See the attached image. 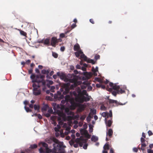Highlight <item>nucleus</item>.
I'll return each instance as SVG.
<instances>
[{
    "label": "nucleus",
    "mask_w": 153,
    "mask_h": 153,
    "mask_svg": "<svg viewBox=\"0 0 153 153\" xmlns=\"http://www.w3.org/2000/svg\"><path fill=\"white\" fill-rule=\"evenodd\" d=\"M45 77L44 75H36L32 74L30 76V78L32 79L33 83L32 87L33 88V93L34 95L37 96L41 93V90L38 88L42 86H45L46 82L44 79Z\"/></svg>",
    "instance_id": "obj_1"
},
{
    "label": "nucleus",
    "mask_w": 153,
    "mask_h": 153,
    "mask_svg": "<svg viewBox=\"0 0 153 153\" xmlns=\"http://www.w3.org/2000/svg\"><path fill=\"white\" fill-rule=\"evenodd\" d=\"M109 86L112 87V88H109L108 91H112L113 89H114L115 91H112V94L114 96H116L117 94H122L125 92V91L120 88L119 85H117L115 84H114L112 82L109 83Z\"/></svg>",
    "instance_id": "obj_2"
},
{
    "label": "nucleus",
    "mask_w": 153,
    "mask_h": 153,
    "mask_svg": "<svg viewBox=\"0 0 153 153\" xmlns=\"http://www.w3.org/2000/svg\"><path fill=\"white\" fill-rule=\"evenodd\" d=\"M64 108V107L61 108L59 104H55V105L53 106V109L59 116L65 119L66 117V114L63 111Z\"/></svg>",
    "instance_id": "obj_3"
},
{
    "label": "nucleus",
    "mask_w": 153,
    "mask_h": 153,
    "mask_svg": "<svg viewBox=\"0 0 153 153\" xmlns=\"http://www.w3.org/2000/svg\"><path fill=\"white\" fill-rule=\"evenodd\" d=\"M88 139L85 138L82 136H81L79 138H77L75 140V142H76L75 144H74L73 146L75 148H77L79 144L80 147H82L83 144V143H85L87 142Z\"/></svg>",
    "instance_id": "obj_4"
},
{
    "label": "nucleus",
    "mask_w": 153,
    "mask_h": 153,
    "mask_svg": "<svg viewBox=\"0 0 153 153\" xmlns=\"http://www.w3.org/2000/svg\"><path fill=\"white\" fill-rule=\"evenodd\" d=\"M76 76H77L73 74H69L68 75V77L70 79L68 78L65 77L63 79L64 81L66 82H73L76 80Z\"/></svg>",
    "instance_id": "obj_5"
},
{
    "label": "nucleus",
    "mask_w": 153,
    "mask_h": 153,
    "mask_svg": "<svg viewBox=\"0 0 153 153\" xmlns=\"http://www.w3.org/2000/svg\"><path fill=\"white\" fill-rule=\"evenodd\" d=\"M87 97L83 96L82 98L80 97H77L75 98V100L76 101L82 102H87L89 101L91 99V97L90 96H86Z\"/></svg>",
    "instance_id": "obj_6"
},
{
    "label": "nucleus",
    "mask_w": 153,
    "mask_h": 153,
    "mask_svg": "<svg viewBox=\"0 0 153 153\" xmlns=\"http://www.w3.org/2000/svg\"><path fill=\"white\" fill-rule=\"evenodd\" d=\"M60 40V39H58L56 37H52L51 40V45L53 47H56V45L58 44Z\"/></svg>",
    "instance_id": "obj_7"
},
{
    "label": "nucleus",
    "mask_w": 153,
    "mask_h": 153,
    "mask_svg": "<svg viewBox=\"0 0 153 153\" xmlns=\"http://www.w3.org/2000/svg\"><path fill=\"white\" fill-rule=\"evenodd\" d=\"M70 85V82L64 84L63 86L64 88L65 91L63 92V95H66L69 93L70 90L71 89L69 87Z\"/></svg>",
    "instance_id": "obj_8"
},
{
    "label": "nucleus",
    "mask_w": 153,
    "mask_h": 153,
    "mask_svg": "<svg viewBox=\"0 0 153 153\" xmlns=\"http://www.w3.org/2000/svg\"><path fill=\"white\" fill-rule=\"evenodd\" d=\"M76 79V80H75L74 82H72V83H73V84L71 85H70L69 87L71 89H74V88L76 87L78 85H79L81 84L80 82L78 81V76H77Z\"/></svg>",
    "instance_id": "obj_9"
},
{
    "label": "nucleus",
    "mask_w": 153,
    "mask_h": 153,
    "mask_svg": "<svg viewBox=\"0 0 153 153\" xmlns=\"http://www.w3.org/2000/svg\"><path fill=\"white\" fill-rule=\"evenodd\" d=\"M64 97V95H61V92L60 91H58L57 94H55L54 96V98L58 100H60L63 99Z\"/></svg>",
    "instance_id": "obj_10"
},
{
    "label": "nucleus",
    "mask_w": 153,
    "mask_h": 153,
    "mask_svg": "<svg viewBox=\"0 0 153 153\" xmlns=\"http://www.w3.org/2000/svg\"><path fill=\"white\" fill-rule=\"evenodd\" d=\"M83 73L84 76L82 77V79L83 80H88L91 76V73H88L87 72H83Z\"/></svg>",
    "instance_id": "obj_11"
},
{
    "label": "nucleus",
    "mask_w": 153,
    "mask_h": 153,
    "mask_svg": "<svg viewBox=\"0 0 153 153\" xmlns=\"http://www.w3.org/2000/svg\"><path fill=\"white\" fill-rule=\"evenodd\" d=\"M70 103L71 104L70 108L72 110L74 109L79 105V104L76 103L74 100H71Z\"/></svg>",
    "instance_id": "obj_12"
},
{
    "label": "nucleus",
    "mask_w": 153,
    "mask_h": 153,
    "mask_svg": "<svg viewBox=\"0 0 153 153\" xmlns=\"http://www.w3.org/2000/svg\"><path fill=\"white\" fill-rule=\"evenodd\" d=\"M108 101L107 102H108L109 104L115 103L117 105H123L125 104V103L123 104L121 103H119L116 100H111V99H109V97H108Z\"/></svg>",
    "instance_id": "obj_13"
},
{
    "label": "nucleus",
    "mask_w": 153,
    "mask_h": 153,
    "mask_svg": "<svg viewBox=\"0 0 153 153\" xmlns=\"http://www.w3.org/2000/svg\"><path fill=\"white\" fill-rule=\"evenodd\" d=\"M65 147L66 146H65L60 144V146L57 151H58L59 153H64L65 150L64 149Z\"/></svg>",
    "instance_id": "obj_14"
},
{
    "label": "nucleus",
    "mask_w": 153,
    "mask_h": 153,
    "mask_svg": "<svg viewBox=\"0 0 153 153\" xmlns=\"http://www.w3.org/2000/svg\"><path fill=\"white\" fill-rule=\"evenodd\" d=\"M74 50L75 51H81L79 45L78 43H76L74 46Z\"/></svg>",
    "instance_id": "obj_15"
},
{
    "label": "nucleus",
    "mask_w": 153,
    "mask_h": 153,
    "mask_svg": "<svg viewBox=\"0 0 153 153\" xmlns=\"http://www.w3.org/2000/svg\"><path fill=\"white\" fill-rule=\"evenodd\" d=\"M42 145L43 147H45L46 149V150L48 153H49L51 152V150L50 149L48 148V145L47 143H43Z\"/></svg>",
    "instance_id": "obj_16"
},
{
    "label": "nucleus",
    "mask_w": 153,
    "mask_h": 153,
    "mask_svg": "<svg viewBox=\"0 0 153 153\" xmlns=\"http://www.w3.org/2000/svg\"><path fill=\"white\" fill-rule=\"evenodd\" d=\"M65 114H67V115H72L73 113L71 111H70V109L68 108H65Z\"/></svg>",
    "instance_id": "obj_17"
},
{
    "label": "nucleus",
    "mask_w": 153,
    "mask_h": 153,
    "mask_svg": "<svg viewBox=\"0 0 153 153\" xmlns=\"http://www.w3.org/2000/svg\"><path fill=\"white\" fill-rule=\"evenodd\" d=\"M113 131L111 129H109L107 133V135H108L109 137L111 138L112 135H113Z\"/></svg>",
    "instance_id": "obj_18"
},
{
    "label": "nucleus",
    "mask_w": 153,
    "mask_h": 153,
    "mask_svg": "<svg viewBox=\"0 0 153 153\" xmlns=\"http://www.w3.org/2000/svg\"><path fill=\"white\" fill-rule=\"evenodd\" d=\"M60 144H59L58 143H56L54 144H53V146L54 147V149L56 151H57L58 150V149H59V147H60Z\"/></svg>",
    "instance_id": "obj_19"
},
{
    "label": "nucleus",
    "mask_w": 153,
    "mask_h": 153,
    "mask_svg": "<svg viewBox=\"0 0 153 153\" xmlns=\"http://www.w3.org/2000/svg\"><path fill=\"white\" fill-rule=\"evenodd\" d=\"M57 75L59 76L60 78L62 79H63L64 78L66 77L65 74L63 73H60L59 72H58L57 73Z\"/></svg>",
    "instance_id": "obj_20"
},
{
    "label": "nucleus",
    "mask_w": 153,
    "mask_h": 153,
    "mask_svg": "<svg viewBox=\"0 0 153 153\" xmlns=\"http://www.w3.org/2000/svg\"><path fill=\"white\" fill-rule=\"evenodd\" d=\"M83 83L84 85H86V86H88V89L90 90H91L92 89V87L91 86H89V84L88 82L86 81H84Z\"/></svg>",
    "instance_id": "obj_21"
},
{
    "label": "nucleus",
    "mask_w": 153,
    "mask_h": 153,
    "mask_svg": "<svg viewBox=\"0 0 153 153\" xmlns=\"http://www.w3.org/2000/svg\"><path fill=\"white\" fill-rule=\"evenodd\" d=\"M92 71L94 73V76H97V74L96 73V72L98 71V68L97 67L95 69L94 67H92Z\"/></svg>",
    "instance_id": "obj_22"
},
{
    "label": "nucleus",
    "mask_w": 153,
    "mask_h": 153,
    "mask_svg": "<svg viewBox=\"0 0 153 153\" xmlns=\"http://www.w3.org/2000/svg\"><path fill=\"white\" fill-rule=\"evenodd\" d=\"M82 53H83V52L82 51H77V52L75 53V54L77 57H79V56Z\"/></svg>",
    "instance_id": "obj_23"
},
{
    "label": "nucleus",
    "mask_w": 153,
    "mask_h": 153,
    "mask_svg": "<svg viewBox=\"0 0 153 153\" xmlns=\"http://www.w3.org/2000/svg\"><path fill=\"white\" fill-rule=\"evenodd\" d=\"M80 58L82 59H83L85 61L87 62V60L88 59L87 57L85 56L83 53L81 55Z\"/></svg>",
    "instance_id": "obj_24"
},
{
    "label": "nucleus",
    "mask_w": 153,
    "mask_h": 153,
    "mask_svg": "<svg viewBox=\"0 0 153 153\" xmlns=\"http://www.w3.org/2000/svg\"><path fill=\"white\" fill-rule=\"evenodd\" d=\"M80 58L82 59H83L85 61L87 62V60L88 59L87 57L85 56L83 53L81 55Z\"/></svg>",
    "instance_id": "obj_25"
},
{
    "label": "nucleus",
    "mask_w": 153,
    "mask_h": 153,
    "mask_svg": "<svg viewBox=\"0 0 153 153\" xmlns=\"http://www.w3.org/2000/svg\"><path fill=\"white\" fill-rule=\"evenodd\" d=\"M80 58L82 59H83L85 61L87 62V60L88 59L87 57L85 56L83 53L81 55Z\"/></svg>",
    "instance_id": "obj_26"
},
{
    "label": "nucleus",
    "mask_w": 153,
    "mask_h": 153,
    "mask_svg": "<svg viewBox=\"0 0 153 153\" xmlns=\"http://www.w3.org/2000/svg\"><path fill=\"white\" fill-rule=\"evenodd\" d=\"M78 106H79L78 110H79L80 111H82L84 109V105L79 104Z\"/></svg>",
    "instance_id": "obj_27"
},
{
    "label": "nucleus",
    "mask_w": 153,
    "mask_h": 153,
    "mask_svg": "<svg viewBox=\"0 0 153 153\" xmlns=\"http://www.w3.org/2000/svg\"><path fill=\"white\" fill-rule=\"evenodd\" d=\"M44 43L45 45H50V42L49 39L48 38L45 39L44 40Z\"/></svg>",
    "instance_id": "obj_28"
},
{
    "label": "nucleus",
    "mask_w": 153,
    "mask_h": 153,
    "mask_svg": "<svg viewBox=\"0 0 153 153\" xmlns=\"http://www.w3.org/2000/svg\"><path fill=\"white\" fill-rule=\"evenodd\" d=\"M109 144L108 143H106L103 147V149L108 150L109 149Z\"/></svg>",
    "instance_id": "obj_29"
},
{
    "label": "nucleus",
    "mask_w": 153,
    "mask_h": 153,
    "mask_svg": "<svg viewBox=\"0 0 153 153\" xmlns=\"http://www.w3.org/2000/svg\"><path fill=\"white\" fill-rule=\"evenodd\" d=\"M32 117L37 116L38 118L39 119H42V117L41 115L40 114H35L32 115Z\"/></svg>",
    "instance_id": "obj_30"
},
{
    "label": "nucleus",
    "mask_w": 153,
    "mask_h": 153,
    "mask_svg": "<svg viewBox=\"0 0 153 153\" xmlns=\"http://www.w3.org/2000/svg\"><path fill=\"white\" fill-rule=\"evenodd\" d=\"M87 62L89 63H91L92 64H94L95 63V62L93 59H88L87 60Z\"/></svg>",
    "instance_id": "obj_31"
},
{
    "label": "nucleus",
    "mask_w": 153,
    "mask_h": 153,
    "mask_svg": "<svg viewBox=\"0 0 153 153\" xmlns=\"http://www.w3.org/2000/svg\"><path fill=\"white\" fill-rule=\"evenodd\" d=\"M49 73V70H46L45 69H43L42 71V74H47L48 76V74Z\"/></svg>",
    "instance_id": "obj_32"
},
{
    "label": "nucleus",
    "mask_w": 153,
    "mask_h": 153,
    "mask_svg": "<svg viewBox=\"0 0 153 153\" xmlns=\"http://www.w3.org/2000/svg\"><path fill=\"white\" fill-rule=\"evenodd\" d=\"M98 140L97 137L94 136H93L91 138V140L92 141L96 142Z\"/></svg>",
    "instance_id": "obj_33"
},
{
    "label": "nucleus",
    "mask_w": 153,
    "mask_h": 153,
    "mask_svg": "<svg viewBox=\"0 0 153 153\" xmlns=\"http://www.w3.org/2000/svg\"><path fill=\"white\" fill-rule=\"evenodd\" d=\"M69 32V31H67L65 33H61L60 34L59 37L61 38H63L65 37V34H67V33H68Z\"/></svg>",
    "instance_id": "obj_34"
},
{
    "label": "nucleus",
    "mask_w": 153,
    "mask_h": 153,
    "mask_svg": "<svg viewBox=\"0 0 153 153\" xmlns=\"http://www.w3.org/2000/svg\"><path fill=\"white\" fill-rule=\"evenodd\" d=\"M19 30L20 33L21 35L24 36H26L27 35V33L25 32L20 30Z\"/></svg>",
    "instance_id": "obj_35"
},
{
    "label": "nucleus",
    "mask_w": 153,
    "mask_h": 153,
    "mask_svg": "<svg viewBox=\"0 0 153 153\" xmlns=\"http://www.w3.org/2000/svg\"><path fill=\"white\" fill-rule=\"evenodd\" d=\"M37 147V146L36 144H34L30 145V148L31 149H34L36 148Z\"/></svg>",
    "instance_id": "obj_36"
},
{
    "label": "nucleus",
    "mask_w": 153,
    "mask_h": 153,
    "mask_svg": "<svg viewBox=\"0 0 153 153\" xmlns=\"http://www.w3.org/2000/svg\"><path fill=\"white\" fill-rule=\"evenodd\" d=\"M93 117V116H91L90 114H89L88 116L87 117L86 120L88 122H89L91 121V119Z\"/></svg>",
    "instance_id": "obj_37"
},
{
    "label": "nucleus",
    "mask_w": 153,
    "mask_h": 153,
    "mask_svg": "<svg viewBox=\"0 0 153 153\" xmlns=\"http://www.w3.org/2000/svg\"><path fill=\"white\" fill-rule=\"evenodd\" d=\"M40 107L39 105H34V108L35 110L39 111V109Z\"/></svg>",
    "instance_id": "obj_38"
},
{
    "label": "nucleus",
    "mask_w": 153,
    "mask_h": 153,
    "mask_svg": "<svg viewBox=\"0 0 153 153\" xmlns=\"http://www.w3.org/2000/svg\"><path fill=\"white\" fill-rule=\"evenodd\" d=\"M112 123V122L111 120H109L107 122V125L108 127H110L111 126Z\"/></svg>",
    "instance_id": "obj_39"
},
{
    "label": "nucleus",
    "mask_w": 153,
    "mask_h": 153,
    "mask_svg": "<svg viewBox=\"0 0 153 153\" xmlns=\"http://www.w3.org/2000/svg\"><path fill=\"white\" fill-rule=\"evenodd\" d=\"M146 146V144L144 143H142L141 147V149L142 150H144V148Z\"/></svg>",
    "instance_id": "obj_40"
},
{
    "label": "nucleus",
    "mask_w": 153,
    "mask_h": 153,
    "mask_svg": "<svg viewBox=\"0 0 153 153\" xmlns=\"http://www.w3.org/2000/svg\"><path fill=\"white\" fill-rule=\"evenodd\" d=\"M81 94L82 95H85L86 96H88V95L87 94L86 91L85 90H83L82 92L81 93Z\"/></svg>",
    "instance_id": "obj_41"
},
{
    "label": "nucleus",
    "mask_w": 153,
    "mask_h": 153,
    "mask_svg": "<svg viewBox=\"0 0 153 153\" xmlns=\"http://www.w3.org/2000/svg\"><path fill=\"white\" fill-rule=\"evenodd\" d=\"M70 96L69 95H66L65 97V100L66 101V102H68L70 99Z\"/></svg>",
    "instance_id": "obj_42"
},
{
    "label": "nucleus",
    "mask_w": 153,
    "mask_h": 153,
    "mask_svg": "<svg viewBox=\"0 0 153 153\" xmlns=\"http://www.w3.org/2000/svg\"><path fill=\"white\" fill-rule=\"evenodd\" d=\"M25 110H26V111L27 112L32 111V110L30 109L28 107H26V106H25Z\"/></svg>",
    "instance_id": "obj_43"
},
{
    "label": "nucleus",
    "mask_w": 153,
    "mask_h": 153,
    "mask_svg": "<svg viewBox=\"0 0 153 153\" xmlns=\"http://www.w3.org/2000/svg\"><path fill=\"white\" fill-rule=\"evenodd\" d=\"M108 113L107 112H104L102 113V116L104 117H105L108 115Z\"/></svg>",
    "instance_id": "obj_44"
},
{
    "label": "nucleus",
    "mask_w": 153,
    "mask_h": 153,
    "mask_svg": "<svg viewBox=\"0 0 153 153\" xmlns=\"http://www.w3.org/2000/svg\"><path fill=\"white\" fill-rule=\"evenodd\" d=\"M52 56L55 58H57L58 56L57 54L54 52L52 53Z\"/></svg>",
    "instance_id": "obj_45"
},
{
    "label": "nucleus",
    "mask_w": 153,
    "mask_h": 153,
    "mask_svg": "<svg viewBox=\"0 0 153 153\" xmlns=\"http://www.w3.org/2000/svg\"><path fill=\"white\" fill-rule=\"evenodd\" d=\"M85 117H86L85 115H83L80 118V119L82 121H83L85 120Z\"/></svg>",
    "instance_id": "obj_46"
},
{
    "label": "nucleus",
    "mask_w": 153,
    "mask_h": 153,
    "mask_svg": "<svg viewBox=\"0 0 153 153\" xmlns=\"http://www.w3.org/2000/svg\"><path fill=\"white\" fill-rule=\"evenodd\" d=\"M112 114L111 110H110L109 111V113L108 114V115H107V117H112Z\"/></svg>",
    "instance_id": "obj_47"
},
{
    "label": "nucleus",
    "mask_w": 153,
    "mask_h": 153,
    "mask_svg": "<svg viewBox=\"0 0 153 153\" xmlns=\"http://www.w3.org/2000/svg\"><path fill=\"white\" fill-rule=\"evenodd\" d=\"M91 112L93 114H95L96 113V109H91Z\"/></svg>",
    "instance_id": "obj_48"
},
{
    "label": "nucleus",
    "mask_w": 153,
    "mask_h": 153,
    "mask_svg": "<svg viewBox=\"0 0 153 153\" xmlns=\"http://www.w3.org/2000/svg\"><path fill=\"white\" fill-rule=\"evenodd\" d=\"M100 56L99 55L96 54L95 55V57H94V58L96 60H97L98 59H100Z\"/></svg>",
    "instance_id": "obj_49"
},
{
    "label": "nucleus",
    "mask_w": 153,
    "mask_h": 153,
    "mask_svg": "<svg viewBox=\"0 0 153 153\" xmlns=\"http://www.w3.org/2000/svg\"><path fill=\"white\" fill-rule=\"evenodd\" d=\"M86 142H87L85 143H84L85 144L83 146V149H86L87 148L88 144L86 143Z\"/></svg>",
    "instance_id": "obj_50"
},
{
    "label": "nucleus",
    "mask_w": 153,
    "mask_h": 153,
    "mask_svg": "<svg viewBox=\"0 0 153 153\" xmlns=\"http://www.w3.org/2000/svg\"><path fill=\"white\" fill-rule=\"evenodd\" d=\"M91 135L89 134L87 131L86 133L85 134V137L89 139L90 138Z\"/></svg>",
    "instance_id": "obj_51"
},
{
    "label": "nucleus",
    "mask_w": 153,
    "mask_h": 153,
    "mask_svg": "<svg viewBox=\"0 0 153 153\" xmlns=\"http://www.w3.org/2000/svg\"><path fill=\"white\" fill-rule=\"evenodd\" d=\"M48 105H46L44 106L42 108V110L44 111H45L47 110V108L48 107Z\"/></svg>",
    "instance_id": "obj_52"
},
{
    "label": "nucleus",
    "mask_w": 153,
    "mask_h": 153,
    "mask_svg": "<svg viewBox=\"0 0 153 153\" xmlns=\"http://www.w3.org/2000/svg\"><path fill=\"white\" fill-rule=\"evenodd\" d=\"M69 143L70 145L72 146L74 145V142L73 141L71 140L69 141Z\"/></svg>",
    "instance_id": "obj_53"
},
{
    "label": "nucleus",
    "mask_w": 153,
    "mask_h": 153,
    "mask_svg": "<svg viewBox=\"0 0 153 153\" xmlns=\"http://www.w3.org/2000/svg\"><path fill=\"white\" fill-rule=\"evenodd\" d=\"M133 151L135 152H137L138 151V149L136 148H134L133 149Z\"/></svg>",
    "instance_id": "obj_54"
},
{
    "label": "nucleus",
    "mask_w": 153,
    "mask_h": 153,
    "mask_svg": "<svg viewBox=\"0 0 153 153\" xmlns=\"http://www.w3.org/2000/svg\"><path fill=\"white\" fill-rule=\"evenodd\" d=\"M65 50V47L64 46L61 47L60 48V50L62 51H64Z\"/></svg>",
    "instance_id": "obj_55"
},
{
    "label": "nucleus",
    "mask_w": 153,
    "mask_h": 153,
    "mask_svg": "<svg viewBox=\"0 0 153 153\" xmlns=\"http://www.w3.org/2000/svg\"><path fill=\"white\" fill-rule=\"evenodd\" d=\"M45 116L47 117H49L51 116V114L49 113H47L45 114Z\"/></svg>",
    "instance_id": "obj_56"
},
{
    "label": "nucleus",
    "mask_w": 153,
    "mask_h": 153,
    "mask_svg": "<svg viewBox=\"0 0 153 153\" xmlns=\"http://www.w3.org/2000/svg\"><path fill=\"white\" fill-rule=\"evenodd\" d=\"M89 21L92 24H94V20L93 19H90L89 20Z\"/></svg>",
    "instance_id": "obj_57"
},
{
    "label": "nucleus",
    "mask_w": 153,
    "mask_h": 153,
    "mask_svg": "<svg viewBox=\"0 0 153 153\" xmlns=\"http://www.w3.org/2000/svg\"><path fill=\"white\" fill-rule=\"evenodd\" d=\"M147 152L148 153H153V150H152L151 149H148L147 150Z\"/></svg>",
    "instance_id": "obj_58"
},
{
    "label": "nucleus",
    "mask_w": 153,
    "mask_h": 153,
    "mask_svg": "<svg viewBox=\"0 0 153 153\" xmlns=\"http://www.w3.org/2000/svg\"><path fill=\"white\" fill-rule=\"evenodd\" d=\"M148 134L149 135V136H151V135H152L153 134V133H152V132L150 130H149L148 131Z\"/></svg>",
    "instance_id": "obj_59"
},
{
    "label": "nucleus",
    "mask_w": 153,
    "mask_h": 153,
    "mask_svg": "<svg viewBox=\"0 0 153 153\" xmlns=\"http://www.w3.org/2000/svg\"><path fill=\"white\" fill-rule=\"evenodd\" d=\"M53 141L56 143H58L59 142V140H57V139H54L53 140Z\"/></svg>",
    "instance_id": "obj_60"
},
{
    "label": "nucleus",
    "mask_w": 153,
    "mask_h": 153,
    "mask_svg": "<svg viewBox=\"0 0 153 153\" xmlns=\"http://www.w3.org/2000/svg\"><path fill=\"white\" fill-rule=\"evenodd\" d=\"M76 68L77 69H80L81 67L80 65H77L76 66Z\"/></svg>",
    "instance_id": "obj_61"
},
{
    "label": "nucleus",
    "mask_w": 153,
    "mask_h": 153,
    "mask_svg": "<svg viewBox=\"0 0 153 153\" xmlns=\"http://www.w3.org/2000/svg\"><path fill=\"white\" fill-rule=\"evenodd\" d=\"M145 141V139L144 138L142 137L141 138V143H144Z\"/></svg>",
    "instance_id": "obj_62"
},
{
    "label": "nucleus",
    "mask_w": 153,
    "mask_h": 153,
    "mask_svg": "<svg viewBox=\"0 0 153 153\" xmlns=\"http://www.w3.org/2000/svg\"><path fill=\"white\" fill-rule=\"evenodd\" d=\"M66 102V101L65 100H62L61 101V103L63 104H65Z\"/></svg>",
    "instance_id": "obj_63"
},
{
    "label": "nucleus",
    "mask_w": 153,
    "mask_h": 153,
    "mask_svg": "<svg viewBox=\"0 0 153 153\" xmlns=\"http://www.w3.org/2000/svg\"><path fill=\"white\" fill-rule=\"evenodd\" d=\"M53 111V110L52 109H50L48 110V112L49 113H52Z\"/></svg>",
    "instance_id": "obj_64"
}]
</instances>
